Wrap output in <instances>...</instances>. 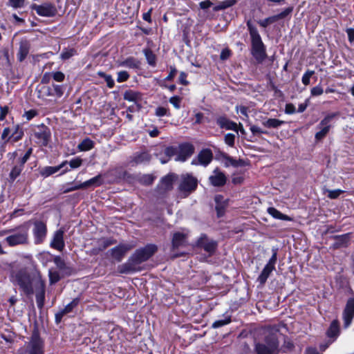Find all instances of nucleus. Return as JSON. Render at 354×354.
Listing matches in <instances>:
<instances>
[{"label":"nucleus","instance_id":"nucleus-1","mask_svg":"<svg viewBox=\"0 0 354 354\" xmlns=\"http://www.w3.org/2000/svg\"><path fill=\"white\" fill-rule=\"evenodd\" d=\"M10 279L25 295H31L34 293V286L42 278L40 272L37 269L29 270L27 268H20L11 271Z\"/></svg>","mask_w":354,"mask_h":354},{"label":"nucleus","instance_id":"nucleus-2","mask_svg":"<svg viewBox=\"0 0 354 354\" xmlns=\"http://www.w3.org/2000/svg\"><path fill=\"white\" fill-rule=\"evenodd\" d=\"M263 341L255 344L257 354H278L279 342L278 330L274 328H266L263 330Z\"/></svg>","mask_w":354,"mask_h":354},{"label":"nucleus","instance_id":"nucleus-3","mask_svg":"<svg viewBox=\"0 0 354 354\" xmlns=\"http://www.w3.org/2000/svg\"><path fill=\"white\" fill-rule=\"evenodd\" d=\"M251 39V54L259 63L266 57V48L256 26L248 20L246 23Z\"/></svg>","mask_w":354,"mask_h":354},{"label":"nucleus","instance_id":"nucleus-4","mask_svg":"<svg viewBox=\"0 0 354 354\" xmlns=\"http://www.w3.org/2000/svg\"><path fill=\"white\" fill-rule=\"evenodd\" d=\"M28 226L26 224H23L16 228L0 231V236L8 235L4 241L9 246L15 247L28 243Z\"/></svg>","mask_w":354,"mask_h":354},{"label":"nucleus","instance_id":"nucleus-5","mask_svg":"<svg viewBox=\"0 0 354 354\" xmlns=\"http://www.w3.org/2000/svg\"><path fill=\"white\" fill-rule=\"evenodd\" d=\"M157 250V246L154 244H149L145 247L137 250L131 257V260L138 266L148 260Z\"/></svg>","mask_w":354,"mask_h":354},{"label":"nucleus","instance_id":"nucleus-6","mask_svg":"<svg viewBox=\"0 0 354 354\" xmlns=\"http://www.w3.org/2000/svg\"><path fill=\"white\" fill-rule=\"evenodd\" d=\"M339 115L338 113H330L327 114L317 125V129L319 130L315 136L316 140H322L329 132L331 128L332 120Z\"/></svg>","mask_w":354,"mask_h":354},{"label":"nucleus","instance_id":"nucleus-7","mask_svg":"<svg viewBox=\"0 0 354 354\" xmlns=\"http://www.w3.org/2000/svg\"><path fill=\"white\" fill-rule=\"evenodd\" d=\"M197 185L198 180L192 175L189 174H183L181 176L179 190L185 197L196 189Z\"/></svg>","mask_w":354,"mask_h":354},{"label":"nucleus","instance_id":"nucleus-8","mask_svg":"<svg viewBox=\"0 0 354 354\" xmlns=\"http://www.w3.org/2000/svg\"><path fill=\"white\" fill-rule=\"evenodd\" d=\"M33 137L35 142L41 146H47L50 138V132L49 129L44 124L37 127L34 130Z\"/></svg>","mask_w":354,"mask_h":354},{"label":"nucleus","instance_id":"nucleus-9","mask_svg":"<svg viewBox=\"0 0 354 354\" xmlns=\"http://www.w3.org/2000/svg\"><path fill=\"white\" fill-rule=\"evenodd\" d=\"M32 234L35 244H40L43 243L47 234V227L46 223L40 221H35L34 223Z\"/></svg>","mask_w":354,"mask_h":354},{"label":"nucleus","instance_id":"nucleus-10","mask_svg":"<svg viewBox=\"0 0 354 354\" xmlns=\"http://www.w3.org/2000/svg\"><path fill=\"white\" fill-rule=\"evenodd\" d=\"M26 352L28 354H43L44 344L39 336L34 333L27 346Z\"/></svg>","mask_w":354,"mask_h":354},{"label":"nucleus","instance_id":"nucleus-11","mask_svg":"<svg viewBox=\"0 0 354 354\" xmlns=\"http://www.w3.org/2000/svg\"><path fill=\"white\" fill-rule=\"evenodd\" d=\"M339 335V326L337 320H333L326 331V335L330 339L326 344H321L320 349L325 351L328 346L336 340Z\"/></svg>","mask_w":354,"mask_h":354},{"label":"nucleus","instance_id":"nucleus-12","mask_svg":"<svg viewBox=\"0 0 354 354\" xmlns=\"http://www.w3.org/2000/svg\"><path fill=\"white\" fill-rule=\"evenodd\" d=\"M194 152V147L190 143H183L179 145L178 154L175 158L176 161L185 162L192 156Z\"/></svg>","mask_w":354,"mask_h":354},{"label":"nucleus","instance_id":"nucleus-13","mask_svg":"<svg viewBox=\"0 0 354 354\" xmlns=\"http://www.w3.org/2000/svg\"><path fill=\"white\" fill-rule=\"evenodd\" d=\"M354 318V298H349L347 300L343 312L344 327L347 328L351 324Z\"/></svg>","mask_w":354,"mask_h":354},{"label":"nucleus","instance_id":"nucleus-14","mask_svg":"<svg viewBox=\"0 0 354 354\" xmlns=\"http://www.w3.org/2000/svg\"><path fill=\"white\" fill-rule=\"evenodd\" d=\"M213 154L210 149H205L200 151L198 154L197 158H194L192 161V165H201L204 167H207L212 160Z\"/></svg>","mask_w":354,"mask_h":354},{"label":"nucleus","instance_id":"nucleus-15","mask_svg":"<svg viewBox=\"0 0 354 354\" xmlns=\"http://www.w3.org/2000/svg\"><path fill=\"white\" fill-rule=\"evenodd\" d=\"M133 248L131 244H120L109 250L112 258L118 261H121L125 254Z\"/></svg>","mask_w":354,"mask_h":354},{"label":"nucleus","instance_id":"nucleus-16","mask_svg":"<svg viewBox=\"0 0 354 354\" xmlns=\"http://www.w3.org/2000/svg\"><path fill=\"white\" fill-rule=\"evenodd\" d=\"M196 244L198 247L203 248L209 255L213 254L216 248V242L209 239L205 234L201 235Z\"/></svg>","mask_w":354,"mask_h":354},{"label":"nucleus","instance_id":"nucleus-17","mask_svg":"<svg viewBox=\"0 0 354 354\" xmlns=\"http://www.w3.org/2000/svg\"><path fill=\"white\" fill-rule=\"evenodd\" d=\"M34 292H35L37 307L41 309L44 307L45 300V282L43 279H41L34 286Z\"/></svg>","mask_w":354,"mask_h":354},{"label":"nucleus","instance_id":"nucleus-18","mask_svg":"<svg viewBox=\"0 0 354 354\" xmlns=\"http://www.w3.org/2000/svg\"><path fill=\"white\" fill-rule=\"evenodd\" d=\"M210 184L214 187H222L227 181V178L223 172L218 168H216L209 177Z\"/></svg>","mask_w":354,"mask_h":354},{"label":"nucleus","instance_id":"nucleus-19","mask_svg":"<svg viewBox=\"0 0 354 354\" xmlns=\"http://www.w3.org/2000/svg\"><path fill=\"white\" fill-rule=\"evenodd\" d=\"M64 230L62 228L55 232L53 239L50 242V247L62 252L64 247L65 243L64 241Z\"/></svg>","mask_w":354,"mask_h":354},{"label":"nucleus","instance_id":"nucleus-20","mask_svg":"<svg viewBox=\"0 0 354 354\" xmlns=\"http://www.w3.org/2000/svg\"><path fill=\"white\" fill-rule=\"evenodd\" d=\"M33 8L37 15L42 17H53L56 12L55 6L50 3H45L39 6L35 5Z\"/></svg>","mask_w":354,"mask_h":354},{"label":"nucleus","instance_id":"nucleus-21","mask_svg":"<svg viewBox=\"0 0 354 354\" xmlns=\"http://www.w3.org/2000/svg\"><path fill=\"white\" fill-rule=\"evenodd\" d=\"M216 124L221 129L232 130L238 133V125L225 116H219L216 118Z\"/></svg>","mask_w":354,"mask_h":354},{"label":"nucleus","instance_id":"nucleus-22","mask_svg":"<svg viewBox=\"0 0 354 354\" xmlns=\"http://www.w3.org/2000/svg\"><path fill=\"white\" fill-rule=\"evenodd\" d=\"M102 183L101 175H97L84 183L72 186V189H86L91 186H100Z\"/></svg>","mask_w":354,"mask_h":354},{"label":"nucleus","instance_id":"nucleus-23","mask_svg":"<svg viewBox=\"0 0 354 354\" xmlns=\"http://www.w3.org/2000/svg\"><path fill=\"white\" fill-rule=\"evenodd\" d=\"M68 164V162L66 160L63 161L60 165L55 167L51 166H46L42 168L40 170V174L44 178H47L57 171H59L61 169L64 168L66 165Z\"/></svg>","mask_w":354,"mask_h":354},{"label":"nucleus","instance_id":"nucleus-24","mask_svg":"<svg viewBox=\"0 0 354 354\" xmlns=\"http://www.w3.org/2000/svg\"><path fill=\"white\" fill-rule=\"evenodd\" d=\"M137 264L131 260V257L125 263L118 266V272L121 274H129L136 271Z\"/></svg>","mask_w":354,"mask_h":354},{"label":"nucleus","instance_id":"nucleus-25","mask_svg":"<svg viewBox=\"0 0 354 354\" xmlns=\"http://www.w3.org/2000/svg\"><path fill=\"white\" fill-rule=\"evenodd\" d=\"M216 202V210L218 217H221L225 213V209L227 206V202L224 200V198L221 195H217L215 196Z\"/></svg>","mask_w":354,"mask_h":354},{"label":"nucleus","instance_id":"nucleus-26","mask_svg":"<svg viewBox=\"0 0 354 354\" xmlns=\"http://www.w3.org/2000/svg\"><path fill=\"white\" fill-rule=\"evenodd\" d=\"M124 99L127 101L138 104L142 100V95L138 91L129 90L124 92Z\"/></svg>","mask_w":354,"mask_h":354},{"label":"nucleus","instance_id":"nucleus-27","mask_svg":"<svg viewBox=\"0 0 354 354\" xmlns=\"http://www.w3.org/2000/svg\"><path fill=\"white\" fill-rule=\"evenodd\" d=\"M187 235L184 233L176 232L173 236L172 246L174 248L184 245L186 242Z\"/></svg>","mask_w":354,"mask_h":354},{"label":"nucleus","instance_id":"nucleus-28","mask_svg":"<svg viewBox=\"0 0 354 354\" xmlns=\"http://www.w3.org/2000/svg\"><path fill=\"white\" fill-rule=\"evenodd\" d=\"M268 213L272 216L273 218L282 221H290L292 220V218L288 216V215L282 214L281 212H279L278 209H277L274 207H268Z\"/></svg>","mask_w":354,"mask_h":354},{"label":"nucleus","instance_id":"nucleus-29","mask_svg":"<svg viewBox=\"0 0 354 354\" xmlns=\"http://www.w3.org/2000/svg\"><path fill=\"white\" fill-rule=\"evenodd\" d=\"M275 269L268 266L267 265L265 266L261 274L257 278V281L260 283L261 285H264L266 282L268 278L269 277L271 272Z\"/></svg>","mask_w":354,"mask_h":354},{"label":"nucleus","instance_id":"nucleus-30","mask_svg":"<svg viewBox=\"0 0 354 354\" xmlns=\"http://www.w3.org/2000/svg\"><path fill=\"white\" fill-rule=\"evenodd\" d=\"M120 66L129 68H138L140 66V62L136 58L130 57L121 62L120 63Z\"/></svg>","mask_w":354,"mask_h":354},{"label":"nucleus","instance_id":"nucleus-31","mask_svg":"<svg viewBox=\"0 0 354 354\" xmlns=\"http://www.w3.org/2000/svg\"><path fill=\"white\" fill-rule=\"evenodd\" d=\"M150 155L147 152L137 153L132 158V161L135 164H141L149 161Z\"/></svg>","mask_w":354,"mask_h":354},{"label":"nucleus","instance_id":"nucleus-32","mask_svg":"<svg viewBox=\"0 0 354 354\" xmlns=\"http://www.w3.org/2000/svg\"><path fill=\"white\" fill-rule=\"evenodd\" d=\"M174 180V176L173 174L167 175L162 178L160 182L161 189L164 190L171 189Z\"/></svg>","mask_w":354,"mask_h":354},{"label":"nucleus","instance_id":"nucleus-33","mask_svg":"<svg viewBox=\"0 0 354 354\" xmlns=\"http://www.w3.org/2000/svg\"><path fill=\"white\" fill-rule=\"evenodd\" d=\"M236 3V0H225L223 1L220 2L216 6L213 8V10L214 12H218L219 10H223L230 7L233 6Z\"/></svg>","mask_w":354,"mask_h":354},{"label":"nucleus","instance_id":"nucleus-34","mask_svg":"<svg viewBox=\"0 0 354 354\" xmlns=\"http://www.w3.org/2000/svg\"><path fill=\"white\" fill-rule=\"evenodd\" d=\"M284 123V121L275 118H270L263 122V125L267 128H278Z\"/></svg>","mask_w":354,"mask_h":354},{"label":"nucleus","instance_id":"nucleus-35","mask_svg":"<svg viewBox=\"0 0 354 354\" xmlns=\"http://www.w3.org/2000/svg\"><path fill=\"white\" fill-rule=\"evenodd\" d=\"M94 146V142L89 138H85L79 145L78 149L81 151H86L91 150Z\"/></svg>","mask_w":354,"mask_h":354},{"label":"nucleus","instance_id":"nucleus-36","mask_svg":"<svg viewBox=\"0 0 354 354\" xmlns=\"http://www.w3.org/2000/svg\"><path fill=\"white\" fill-rule=\"evenodd\" d=\"M29 53V46L26 43H22L20 45L19 53H18V59L20 62H22L25 59Z\"/></svg>","mask_w":354,"mask_h":354},{"label":"nucleus","instance_id":"nucleus-37","mask_svg":"<svg viewBox=\"0 0 354 354\" xmlns=\"http://www.w3.org/2000/svg\"><path fill=\"white\" fill-rule=\"evenodd\" d=\"M52 87L53 93H50V95H55V97L58 98L64 95L66 87L63 84H53Z\"/></svg>","mask_w":354,"mask_h":354},{"label":"nucleus","instance_id":"nucleus-38","mask_svg":"<svg viewBox=\"0 0 354 354\" xmlns=\"http://www.w3.org/2000/svg\"><path fill=\"white\" fill-rule=\"evenodd\" d=\"M144 54L147 59V63L152 66H155L156 64V57L155 54L149 49H145Z\"/></svg>","mask_w":354,"mask_h":354},{"label":"nucleus","instance_id":"nucleus-39","mask_svg":"<svg viewBox=\"0 0 354 354\" xmlns=\"http://www.w3.org/2000/svg\"><path fill=\"white\" fill-rule=\"evenodd\" d=\"M231 322V316L226 315L224 316L223 319H218L215 321L212 324V328H218L220 327H222L223 326H225Z\"/></svg>","mask_w":354,"mask_h":354},{"label":"nucleus","instance_id":"nucleus-40","mask_svg":"<svg viewBox=\"0 0 354 354\" xmlns=\"http://www.w3.org/2000/svg\"><path fill=\"white\" fill-rule=\"evenodd\" d=\"M165 154L168 158L167 160H161V162L165 164L167 162L168 160L174 156L178 154V149L174 147H168L165 149Z\"/></svg>","mask_w":354,"mask_h":354},{"label":"nucleus","instance_id":"nucleus-41","mask_svg":"<svg viewBox=\"0 0 354 354\" xmlns=\"http://www.w3.org/2000/svg\"><path fill=\"white\" fill-rule=\"evenodd\" d=\"M80 303V299L78 297L73 299L68 304H67L64 308L62 309L63 313L66 315L73 310Z\"/></svg>","mask_w":354,"mask_h":354},{"label":"nucleus","instance_id":"nucleus-42","mask_svg":"<svg viewBox=\"0 0 354 354\" xmlns=\"http://www.w3.org/2000/svg\"><path fill=\"white\" fill-rule=\"evenodd\" d=\"M22 170L21 165H17L14 166L9 174L10 180L13 182L20 175Z\"/></svg>","mask_w":354,"mask_h":354},{"label":"nucleus","instance_id":"nucleus-43","mask_svg":"<svg viewBox=\"0 0 354 354\" xmlns=\"http://www.w3.org/2000/svg\"><path fill=\"white\" fill-rule=\"evenodd\" d=\"M76 54L74 48H65L60 54V58L63 60L68 59Z\"/></svg>","mask_w":354,"mask_h":354},{"label":"nucleus","instance_id":"nucleus-44","mask_svg":"<svg viewBox=\"0 0 354 354\" xmlns=\"http://www.w3.org/2000/svg\"><path fill=\"white\" fill-rule=\"evenodd\" d=\"M277 251H278V249L277 248H272V255L270 257V259H269L268 262L266 263L267 266H270L274 269H275V264H276L277 260Z\"/></svg>","mask_w":354,"mask_h":354},{"label":"nucleus","instance_id":"nucleus-45","mask_svg":"<svg viewBox=\"0 0 354 354\" xmlns=\"http://www.w3.org/2000/svg\"><path fill=\"white\" fill-rule=\"evenodd\" d=\"M315 74L314 71L307 70L301 77V82L305 85L307 86L310 84V77Z\"/></svg>","mask_w":354,"mask_h":354},{"label":"nucleus","instance_id":"nucleus-46","mask_svg":"<svg viewBox=\"0 0 354 354\" xmlns=\"http://www.w3.org/2000/svg\"><path fill=\"white\" fill-rule=\"evenodd\" d=\"M276 19H275V17L274 16H271V17H269L268 18H266L264 19H262V20H259L258 21V24L263 28H266L267 26H268L270 24H272L274 22H276Z\"/></svg>","mask_w":354,"mask_h":354},{"label":"nucleus","instance_id":"nucleus-47","mask_svg":"<svg viewBox=\"0 0 354 354\" xmlns=\"http://www.w3.org/2000/svg\"><path fill=\"white\" fill-rule=\"evenodd\" d=\"M48 276L51 284L57 283L60 279L59 272L52 270H49Z\"/></svg>","mask_w":354,"mask_h":354},{"label":"nucleus","instance_id":"nucleus-48","mask_svg":"<svg viewBox=\"0 0 354 354\" xmlns=\"http://www.w3.org/2000/svg\"><path fill=\"white\" fill-rule=\"evenodd\" d=\"M325 192L328 193V197L330 199L337 198L344 192L343 190L339 189L334 190L326 189Z\"/></svg>","mask_w":354,"mask_h":354},{"label":"nucleus","instance_id":"nucleus-49","mask_svg":"<svg viewBox=\"0 0 354 354\" xmlns=\"http://www.w3.org/2000/svg\"><path fill=\"white\" fill-rule=\"evenodd\" d=\"M155 114L158 117H162L165 115H170L169 109L164 106H158L156 109Z\"/></svg>","mask_w":354,"mask_h":354},{"label":"nucleus","instance_id":"nucleus-50","mask_svg":"<svg viewBox=\"0 0 354 354\" xmlns=\"http://www.w3.org/2000/svg\"><path fill=\"white\" fill-rule=\"evenodd\" d=\"M293 10V7H288L286 8L283 11L280 12L279 14H277L276 15H274L275 17L276 21H278L279 19L285 18L286 16L290 15Z\"/></svg>","mask_w":354,"mask_h":354},{"label":"nucleus","instance_id":"nucleus-51","mask_svg":"<svg viewBox=\"0 0 354 354\" xmlns=\"http://www.w3.org/2000/svg\"><path fill=\"white\" fill-rule=\"evenodd\" d=\"M129 77V74L126 71H121L118 72L117 73V82H124L127 81Z\"/></svg>","mask_w":354,"mask_h":354},{"label":"nucleus","instance_id":"nucleus-52","mask_svg":"<svg viewBox=\"0 0 354 354\" xmlns=\"http://www.w3.org/2000/svg\"><path fill=\"white\" fill-rule=\"evenodd\" d=\"M235 140V135L233 133H227L224 137V141L229 147H234Z\"/></svg>","mask_w":354,"mask_h":354},{"label":"nucleus","instance_id":"nucleus-53","mask_svg":"<svg viewBox=\"0 0 354 354\" xmlns=\"http://www.w3.org/2000/svg\"><path fill=\"white\" fill-rule=\"evenodd\" d=\"M9 6L15 9L21 8L24 6L25 0H9Z\"/></svg>","mask_w":354,"mask_h":354},{"label":"nucleus","instance_id":"nucleus-54","mask_svg":"<svg viewBox=\"0 0 354 354\" xmlns=\"http://www.w3.org/2000/svg\"><path fill=\"white\" fill-rule=\"evenodd\" d=\"M52 78L58 82H62L65 79V75L61 71L51 73Z\"/></svg>","mask_w":354,"mask_h":354},{"label":"nucleus","instance_id":"nucleus-55","mask_svg":"<svg viewBox=\"0 0 354 354\" xmlns=\"http://www.w3.org/2000/svg\"><path fill=\"white\" fill-rule=\"evenodd\" d=\"M154 178L151 174H145L140 178V181L145 185H150L153 183Z\"/></svg>","mask_w":354,"mask_h":354},{"label":"nucleus","instance_id":"nucleus-56","mask_svg":"<svg viewBox=\"0 0 354 354\" xmlns=\"http://www.w3.org/2000/svg\"><path fill=\"white\" fill-rule=\"evenodd\" d=\"M100 75L104 78V80L106 81L107 86L109 88H113L114 86L115 82H114V80H113L112 77L110 75H106L105 73H100Z\"/></svg>","mask_w":354,"mask_h":354},{"label":"nucleus","instance_id":"nucleus-57","mask_svg":"<svg viewBox=\"0 0 354 354\" xmlns=\"http://www.w3.org/2000/svg\"><path fill=\"white\" fill-rule=\"evenodd\" d=\"M169 102L174 106L175 109H179L180 108L181 98L179 96L175 95L170 97Z\"/></svg>","mask_w":354,"mask_h":354},{"label":"nucleus","instance_id":"nucleus-58","mask_svg":"<svg viewBox=\"0 0 354 354\" xmlns=\"http://www.w3.org/2000/svg\"><path fill=\"white\" fill-rule=\"evenodd\" d=\"M82 160L80 158H75L71 159L68 164L72 169H76L81 166Z\"/></svg>","mask_w":354,"mask_h":354},{"label":"nucleus","instance_id":"nucleus-59","mask_svg":"<svg viewBox=\"0 0 354 354\" xmlns=\"http://www.w3.org/2000/svg\"><path fill=\"white\" fill-rule=\"evenodd\" d=\"M324 93V89L320 84L314 86L310 90V95L312 96H319Z\"/></svg>","mask_w":354,"mask_h":354},{"label":"nucleus","instance_id":"nucleus-60","mask_svg":"<svg viewBox=\"0 0 354 354\" xmlns=\"http://www.w3.org/2000/svg\"><path fill=\"white\" fill-rule=\"evenodd\" d=\"M38 115L37 111L35 109H30L29 111H27L24 113V117L26 118V119L28 121L31 120L33 118L37 116Z\"/></svg>","mask_w":354,"mask_h":354},{"label":"nucleus","instance_id":"nucleus-61","mask_svg":"<svg viewBox=\"0 0 354 354\" xmlns=\"http://www.w3.org/2000/svg\"><path fill=\"white\" fill-rule=\"evenodd\" d=\"M23 135H24L23 131L21 129H20L19 128V127L17 126L15 127V131L11 135V136L12 137L14 141H17L22 138Z\"/></svg>","mask_w":354,"mask_h":354},{"label":"nucleus","instance_id":"nucleus-62","mask_svg":"<svg viewBox=\"0 0 354 354\" xmlns=\"http://www.w3.org/2000/svg\"><path fill=\"white\" fill-rule=\"evenodd\" d=\"M250 130L254 135L261 134V133H266L260 127H259L256 125H251L250 127Z\"/></svg>","mask_w":354,"mask_h":354},{"label":"nucleus","instance_id":"nucleus-63","mask_svg":"<svg viewBox=\"0 0 354 354\" xmlns=\"http://www.w3.org/2000/svg\"><path fill=\"white\" fill-rule=\"evenodd\" d=\"M115 241L111 239H102L101 240V244L103 246V248H106L108 246L113 245L115 243Z\"/></svg>","mask_w":354,"mask_h":354},{"label":"nucleus","instance_id":"nucleus-64","mask_svg":"<svg viewBox=\"0 0 354 354\" xmlns=\"http://www.w3.org/2000/svg\"><path fill=\"white\" fill-rule=\"evenodd\" d=\"M348 41L351 43L354 41V28H350L346 30Z\"/></svg>","mask_w":354,"mask_h":354}]
</instances>
